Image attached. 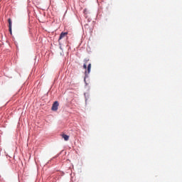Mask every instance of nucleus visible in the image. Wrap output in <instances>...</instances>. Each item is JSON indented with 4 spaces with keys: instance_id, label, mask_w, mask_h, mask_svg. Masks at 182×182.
I'll use <instances>...</instances> for the list:
<instances>
[{
    "instance_id": "3",
    "label": "nucleus",
    "mask_w": 182,
    "mask_h": 182,
    "mask_svg": "<svg viewBox=\"0 0 182 182\" xmlns=\"http://www.w3.org/2000/svg\"><path fill=\"white\" fill-rule=\"evenodd\" d=\"M8 22H9V31L10 32V34L12 35V20L11 18H9Z\"/></svg>"
},
{
    "instance_id": "5",
    "label": "nucleus",
    "mask_w": 182,
    "mask_h": 182,
    "mask_svg": "<svg viewBox=\"0 0 182 182\" xmlns=\"http://www.w3.org/2000/svg\"><path fill=\"white\" fill-rule=\"evenodd\" d=\"M61 136H62L63 139H64V140L65 141H68V140H69V136L68 135L63 134Z\"/></svg>"
},
{
    "instance_id": "2",
    "label": "nucleus",
    "mask_w": 182,
    "mask_h": 182,
    "mask_svg": "<svg viewBox=\"0 0 182 182\" xmlns=\"http://www.w3.org/2000/svg\"><path fill=\"white\" fill-rule=\"evenodd\" d=\"M58 107H59V102L58 101H55L53 104L51 110H53V112H56V110H58Z\"/></svg>"
},
{
    "instance_id": "4",
    "label": "nucleus",
    "mask_w": 182,
    "mask_h": 182,
    "mask_svg": "<svg viewBox=\"0 0 182 182\" xmlns=\"http://www.w3.org/2000/svg\"><path fill=\"white\" fill-rule=\"evenodd\" d=\"M65 36H68V32H62L60 34V37L58 38V42H60L61 39H63V38H65Z\"/></svg>"
},
{
    "instance_id": "1",
    "label": "nucleus",
    "mask_w": 182,
    "mask_h": 182,
    "mask_svg": "<svg viewBox=\"0 0 182 182\" xmlns=\"http://www.w3.org/2000/svg\"><path fill=\"white\" fill-rule=\"evenodd\" d=\"M83 62H84L83 69H85V70L87 69V71H85V74L90 73V70L92 69V63H89V58H85L83 60Z\"/></svg>"
}]
</instances>
